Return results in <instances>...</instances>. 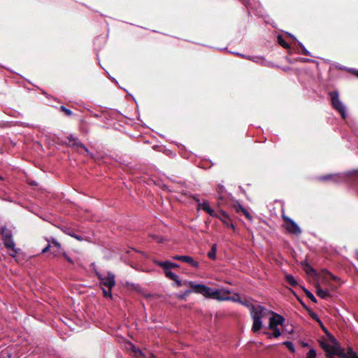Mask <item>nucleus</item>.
<instances>
[{
  "instance_id": "62",
  "label": "nucleus",
  "mask_w": 358,
  "mask_h": 358,
  "mask_svg": "<svg viewBox=\"0 0 358 358\" xmlns=\"http://www.w3.org/2000/svg\"><path fill=\"white\" fill-rule=\"evenodd\" d=\"M31 185H36V183H35V182H32V183H31Z\"/></svg>"
},
{
  "instance_id": "13",
  "label": "nucleus",
  "mask_w": 358,
  "mask_h": 358,
  "mask_svg": "<svg viewBox=\"0 0 358 358\" xmlns=\"http://www.w3.org/2000/svg\"><path fill=\"white\" fill-rule=\"evenodd\" d=\"M334 355H337L340 358H347V355L344 349L341 348L339 345H333L330 353L327 356L329 357H334Z\"/></svg>"
},
{
  "instance_id": "21",
  "label": "nucleus",
  "mask_w": 358,
  "mask_h": 358,
  "mask_svg": "<svg viewBox=\"0 0 358 358\" xmlns=\"http://www.w3.org/2000/svg\"><path fill=\"white\" fill-rule=\"evenodd\" d=\"M277 42L285 49L290 48V45L285 41L283 36L281 34L278 35Z\"/></svg>"
},
{
  "instance_id": "28",
  "label": "nucleus",
  "mask_w": 358,
  "mask_h": 358,
  "mask_svg": "<svg viewBox=\"0 0 358 358\" xmlns=\"http://www.w3.org/2000/svg\"><path fill=\"white\" fill-rule=\"evenodd\" d=\"M347 355V358H358V355L353 350L352 348H348L347 352H345Z\"/></svg>"
},
{
  "instance_id": "9",
  "label": "nucleus",
  "mask_w": 358,
  "mask_h": 358,
  "mask_svg": "<svg viewBox=\"0 0 358 358\" xmlns=\"http://www.w3.org/2000/svg\"><path fill=\"white\" fill-rule=\"evenodd\" d=\"M270 313L273 316L269 319L268 329L278 327V325H280L281 327L283 326L285 318L282 315L273 311H270Z\"/></svg>"
},
{
  "instance_id": "59",
  "label": "nucleus",
  "mask_w": 358,
  "mask_h": 358,
  "mask_svg": "<svg viewBox=\"0 0 358 358\" xmlns=\"http://www.w3.org/2000/svg\"><path fill=\"white\" fill-rule=\"evenodd\" d=\"M303 346H304V347L308 346V343H303Z\"/></svg>"
},
{
  "instance_id": "39",
  "label": "nucleus",
  "mask_w": 358,
  "mask_h": 358,
  "mask_svg": "<svg viewBox=\"0 0 358 358\" xmlns=\"http://www.w3.org/2000/svg\"><path fill=\"white\" fill-rule=\"evenodd\" d=\"M62 255L64 257V258L70 264H74L73 260L66 253V252L63 251L62 252Z\"/></svg>"
},
{
  "instance_id": "50",
  "label": "nucleus",
  "mask_w": 358,
  "mask_h": 358,
  "mask_svg": "<svg viewBox=\"0 0 358 358\" xmlns=\"http://www.w3.org/2000/svg\"><path fill=\"white\" fill-rule=\"evenodd\" d=\"M348 71L350 72L352 74L356 76L358 78V69H348Z\"/></svg>"
},
{
  "instance_id": "5",
  "label": "nucleus",
  "mask_w": 358,
  "mask_h": 358,
  "mask_svg": "<svg viewBox=\"0 0 358 358\" xmlns=\"http://www.w3.org/2000/svg\"><path fill=\"white\" fill-rule=\"evenodd\" d=\"M230 294V291H229V290H225V289L212 290L210 288L209 294H208L207 297L215 299L219 301H229L230 299V298L228 296V294Z\"/></svg>"
},
{
  "instance_id": "10",
  "label": "nucleus",
  "mask_w": 358,
  "mask_h": 358,
  "mask_svg": "<svg viewBox=\"0 0 358 358\" xmlns=\"http://www.w3.org/2000/svg\"><path fill=\"white\" fill-rule=\"evenodd\" d=\"M173 259L178 261H181L182 262L187 263L189 264L193 268H198L199 264L198 262L195 261L192 257L186 255H174Z\"/></svg>"
},
{
  "instance_id": "24",
  "label": "nucleus",
  "mask_w": 358,
  "mask_h": 358,
  "mask_svg": "<svg viewBox=\"0 0 358 358\" xmlns=\"http://www.w3.org/2000/svg\"><path fill=\"white\" fill-rule=\"evenodd\" d=\"M282 331L286 334H292L294 333V327L291 324H283L282 326Z\"/></svg>"
},
{
  "instance_id": "60",
  "label": "nucleus",
  "mask_w": 358,
  "mask_h": 358,
  "mask_svg": "<svg viewBox=\"0 0 358 358\" xmlns=\"http://www.w3.org/2000/svg\"><path fill=\"white\" fill-rule=\"evenodd\" d=\"M119 87H120V90H126L125 88L120 87V86H119Z\"/></svg>"
},
{
  "instance_id": "45",
  "label": "nucleus",
  "mask_w": 358,
  "mask_h": 358,
  "mask_svg": "<svg viewBox=\"0 0 358 358\" xmlns=\"http://www.w3.org/2000/svg\"><path fill=\"white\" fill-rule=\"evenodd\" d=\"M244 215L245 217L249 220H252V217L251 216V215L250 214V213L248 211V210H246L245 208H244L243 210H242L241 212Z\"/></svg>"
},
{
  "instance_id": "52",
  "label": "nucleus",
  "mask_w": 358,
  "mask_h": 358,
  "mask_svg": "<svg viewBox=\"0 0 358 358\" xmlns=\"http://www.w3.org/2000/svg\"><path fill=\"white\" fill-rule=\"evenodd\" d=\"M232 54L234 55H238L242 58H245L246 57V55H244V54H242V53H240V52H231Z\"/></svg>"
},
{
  "instance_id": "63",
  "label": "nucleus",
  "mask_w": 358,
  "mask_h": 358,
  "mask_svg": "<svg viewBox=\"0 0 358 358\" xmlns=\"http://www.w3.org/2000/svg\"><path fill=\"white\" fill-rule=\"evenodd\" d=\"M329 358H334V357H329Z\"/></svg>"
},
{
  "instance_id": "35",
  "label": "nucleus",
  "mask_w": 358,
  "mask_h": 358,
  "mask_svg": "<svg viewBox=\"0 0 358 358\" xmlns=\"http://www.w3.org/2000/svg\"><path fill=\"white\" fill-rule=\"evenodd\" d=\"M60 110L62 111L66 116L70 117L73 115V112L70 109L66 108L63 106L60 107Z\"/></svg>"
},
{
  "instance_id": "6",
  "label": "nucleus",
  "mask_w": 358,
  "mask_h": 358,
  "mask_svg": "<svg viewBox=\"0 0 358 358\" xmlns=\"http://www.w3.org/2000/svg\"><path fill=\"white\" fill-rule=\"evenodd\" d=\"M286 230L291 234L299 235L301 233L299 227L289 217L282 215Z\"/></svg>"
},
{
  "instance_id": "25",
  "label": "nucleus",
  "mask_w": 358,
  "mask_h": 358,
  "mask_svg": "<svg viewBox=\"0 0 358 358\" xmlns=\"http://www.w3.org/2000/svg\"><path fill=\"white\" fill-rule=\"evenodd\" d=\"M320 345L322 348V349L325 351L327 357L329 355V354L330 353V351L331 350L333 345H330L325 341L320 342Z\"/></svg>"
},
{
  "instance_id": "23",
  "label": "nucleus",
  "mask_w": 358,
  "mask_h": 358,
  "mask_svg": "<svg viewBox=\"0 0 358 358\" xmlns=\"http://www.w3.org/2000/svg\"><path fill=\"white\" fill-rule=\"evenodd\" d=\"M216 251H217V246L215 244H213L211 247L210 250L208 252V257L210 259H216Z\"/></svg>"
},
{
  "instance_id": "31",
  "label": "nucleus",
  "mask_w": 358,
  "mask_h": 358,
  "mask_svg": "<svg viewBox=\"0 0 358 358\" xmlns=\"http://www.w3.org/2000/svg\"><path fill=\"white\" fill-rule=\"evenodd\" d=\"M164 274H165L166 277H167L168 278H169L172 280H176V278L178 276L177 274L172 272L171 271H164Z\"/></svg>"
},
{
  "instance_id": "11",
  "label": "nucleus",
  "mask_w": 358,
  "mask_h": 358,
  "mask_svg": "<svg viewBox=\"0 0 358 358\" xmlns=\"http://www.w3.org/2000/svg\"><path fill=\"white\" fill-rule=\"evenodd\" d=\"M218 215L219 217H216L219 218L227 227L232 228L233 229H235L234 225L233 224L227 212L220 210Z\"/></svg>"
},
{
  "instance_id": "26",
  "label": "nucleus",
  "mask_w": 358,
  "mask_h": 358,
  "mask_svg": "<svg viewBox=\"0 0 358 358\" xmlns=\"http://www.w3.org/2000/svg\"><path fill=\"white\" fill-rule=\"evenodd\" d=\"M50 241L51 248H56L58 250H62V245L55 238H51Z\"/></svg>"
},
{
  "instance_id": "40",
  "label": "nucleus",
  "mask_w": 358,
  "mask_h": 358,
  "mask_svg": "<svg viewBox=\"0 0 358 358\" xmlns=\"http://www.w3.org/2000/svg\"><path fill=\"white\" fill-rule=\"evenodd\" d=\"M173 281L176 282V283L177 284L178 287H181L182 285H188V282H189V281H185V282H182L181 280H179V277L178 276L176 278V280H174Z\"/></svg>"
},
{
  "instance_id": "61",
  "label": "nucleus",
  "mask_w": 358,
  "mask_h": 358,
  "mask_svg": "<svg viewBox=\"0 0 358 358\" xmlns=\"http://www.w3.org/2000/svg\"><path fill=\"white\" fill-rule=\"evenodd\" d=\"M113 79L114 80V81H115L116 83H117V80H115V78H113Z\"/></svg>"
},
{
  "instance_id": "48",
  "label": "nucleus",
  "mask_w": 358,
  "mask_h": 358,
  "mask_svg": "<svg viewBox=\"0 0 358 358\" xmlns=\"http://www.w3.org/2000/svg\"><path fill=\"white\" fill-rule=\"evenodd\" d=\"M229 298H230L229 300H231L233 301H239V302H241V298H240V296L238 294H234V296H233L231 297H229Z\"/></svg>"
},
{
  "instance_id": "7",
  "label": "nucleus",
  "mask_w": 358,
  "mask_h": 358,
  "mask_svg": "<svg viewBox=\"0 0 358 358\" xmlns=\"http://www.w3.org/2000/svg\"><path fill=\"white\" fill-rule=\"evenodd\" d=\"M188 286L190 290H192V292H194L197 294H201L206 297L209 294L210 287L204 285H199L196 284L194 282L189 281Z\"/></svg>"
},
{
  "instance_id": "33",
  "label": "nucleus",
  "mask_w": 358,
  "mask_h": 358,
  "mask_svg": "<svg viewBox=\"0 0 358 358\" xmlns=\"http://www.w3.org/2000/svg\"><path fill=\"white\" fill-rule=\"evenodd\" d=\"M102 289V291H103V295L104 297H109L110 299H112L113 298V296H112V292L111 291L112 290H110L109 289H108V290L106 289L105 287H101Z\"/></svg>"
},
{
  "instance_id": "2",
  "label": "nucleus",
  "mask_w": 358,
  "mask_h": 358,
  "mask_svg": "<svg viewBox=\"0 0 358 358\" xmlns=\"http://www.w3.org/2000/svg\"><path fill=\"white\" fill-rule=\"evenodd\" d=\"M353 177L358 179V171L347 172L344 176L341 174H328L325 176H322L318 178V180L320 181L332 180L335 182H338L343 179H349Z\"/></svg>"
},
{
  "instance_id": "42",
  "label": "nucleus",
  "mask_w": 358,
  "mask_h": 358,
  "mask_svg": "<svg viewBox=\"0 0 358 358\" xmlns=\"http://www.w3.org/2000/svg\"><path fill=\"white\" fill-rule=\"evenodd\" d=\"M192 293V290L190 289L186 290L182 294L178 296V298L180 299H185V298Z\"/></svg>"
},
{
  "instance_id": "20",
  "label": "nucleus",
  "mask_w": 358,
  "mask_h": 358,
  "mask_svg": "<svg viewBox=\"0 0 358 358\" xmlns=\"http://www.w3.org/2000/svg\"><path fill=\"white\" fill-rule=\"evenodd\" d=\"M285 279L287 283L292 287H296L298 285L297 281L295 280L293 275L290 274H286L285 276Z\"/></svg>"
},
{
  "instance_id": "38",
  "label": "nucleus",
  "mask_w": 358,
  "mask_h": 358,
  "mask_svg": "<svg viewBox=\"0 0 358 358\" xmlns=\"http://www.w3.org/2000/svg\"><path fill=\"white\" fill-rule=\"evenodd\" d=\"M316 355V351L314 349H310L306 355V358H315Z\"/></svg>"
},
{
  "instance_id": "14",
  "label": "nucleus",
  "mask_w": 358,
  "mask_h": 358,
  "mask_svg": "<svg viewBox=\"0 0 358 358\" xmlns=\"http://www.w3.org/2000/svg\"><path fill=\"white\" fill-rule=\"evenodd\" d=\"M155 264L163 268L164 271H170L171 268H175L179 267V265L169 261L160 262L155 261Z\"/></svg>"
},
{
  "instance_id": "56",
  "label": "nucleus",
  "mask_w": 358,
  "mask_h": 358,
  "mask_svg": "<svg viewBox=\"0 0 358 358\" xmlns=\"http://www.w3.org/2000/svg\"><path fill=\"white\" fill-rule=\"evenodd\" d=\"M73 237H74L75 238H76L77 240L78 241H82L83 238L80 236H78V235H71Z\"/></svg>"
},
{
  "instance_id": "43",
  "label": "nucleus",
  "mask_w": 358,
  "mask_h": 358,
  "mask_svg": "<svg viewBox=\"0 0 358 358\" xmlns=\"http://www.w3.org/2000/svg\"><path fill=\"white\" fill-rule=\"evenodd\" d=\"M131 350L134 352V353L135 354L136 356H138V355H141V356H143V352H141V350H139L138 348H136L135 346H132L131 348Z\"/></svg>"
},
{
  "instance_id": "18",
  "label": "nucleus",
  "mask_w": 358,
  "mask_h": 358,
  "mask_svg": "<svg viewBox=\"0 0 358 358\" xmlns=\"http://www.w3.org/2000/svg\"><path fill=\"white\" fill-rule=\"evenodd\" d=\"M316 294L318 296L324 299L330 296L329 292L328 291L323 290L319 285H317L316 286Z\"/></svg>"
},
{
  "instance_id": "3",
  "label": "nucleus",
  "mask_w": 358,
  "mask_h": 358,
  "mask_svg": "<svg viewBox=\"0 0 358 358\" xmlns=\"http://www.w3.org/2000/svg\"><path fill=\"white\" fill-rule=\"evenodd\" d=\"M330 97H331V106L334 108V110L338 111L341 115V117L345 120L347 117V114L345 113V106L343 104V103L341 101L338 93L337 91H331L329 93Z\"/></svg>"
},
{
  "instance_id": "8",
  "label": "nucleus",
  "mask_w": 358,
  "mask_h": 358,
  "mask_svg": "<svg viewBox=\"0 0 358 358\" xmlns=\"http://www.w3.org/2000/svg\"><path fill=\"white\" fill-rule=\"evenodd\" d=\"M269 313L270 311L261 305L251 306L250 315L252 318L257 317L259 319H262Z\"/></svg>"
},
{
  "instance_id": "27",
  "label": "nucleus",
  "mask_w": 358,
  "mask_h": 358,
  "mask_svg": "<svg viewBox=\"0 0 358 358\" xmlns=\"http://www.w3.org/2000/svg\"><path fill=\"white\" fill-rule=\"evenodd\" d=\"M301 287L303 289V292H304V293H305L306 296L309 299H310V300H311L313 302H314V303H317V299H316V298L314 296V295H313V294L310 291H308L307 289H306V288H305V287Z\"/></svg>"
},
{
  "instance_id": "57",
  "label": "nucleus",
  "mask_w": 358,
  "mask_h": 358,
  "mask_svg": "<svg viewBox=\"0 0 358 358\" xmlns=\"http://www.w3.org/2000/svg\"><path fill=\"white\" fill-rule=\"evenodd\" d=\"M321 328L322 329V330L325 332V334H326L327 335L328 334H330V333L327 331V328H326L324 326H322Z\"/></svg>"
},
{
  "instance_id": "19",
  "label": "nucleus",
  "mask_w": 358,
  "mask_h": 358,
  "mask_svg": "<svg viewBox=\"0 0 358 358\" xmlns=\"http://www.w3.org/2000/svg\"><path fill=\"white\" fill-rule=\"evenodd\" d=\"M273 331V333L264 332V334L268 336V338H271L272 337L278 338L281 336V331L278 327H274L273 329H270Z\"/></svg>"
},
{
  "instance_id": "44",
  "label": "nucleus",
  "mask_w": 358,
  "mask_h": 358,
  "mask_svg": "<svg viewBox=\"0 0 358 358\" xmlns=\"http://www.w3.org/2000/svg\"><path fill=\"white\" fill-rule=\"evenodd\" d=\"M327 336L329 338L330 341L334 344V345H338V343L336 338L333 335H331V334H328Z\"/></svg>"
},
{
  "instance_id": "15",
  "label": "nucleus",
  "mask_w": 358,
  "mask_h": 358,
  "mask_svg": "<svg viewBox=\"0 0 358 358\" xmlns=\"http://www.w3.org/2000/svg\"><path fill=\"white\" fill-rule=\"evenodd\" d=\"M225 192L224 187L222 185H218L217 187V192L218 194L217 196V204L220 206L224 200V197L223 196V193Z\"/></svg>"
},
{
  "instance_id": "54",
  "label": "nucleus",
  "mask_w": 358,
  "mask_h": 358,
  "mask_svg": "<svg viewBox=\"0 0 358 358\" xmlns=\"http://www.w3.org/2000/svg\"><path fill=\"white\" fill-rule=\"evenodd\" d=\"M271 20H266V19H265V22H266V24H269L272 25V27H275V25L274 22H271Z\"/></svg>"
},
{
  "instance_id": "17",
  "label": "nucleus",
  "mask_w": 358,
  "mask_h": 358,
  "mask_svg": "<svg viewBox=\"0 0 358 358\" xmlns=\"http://www.w3.org/2000/svg\"><path fill=\"white\" fill-rule=\"evenodd\" d=\"M67 138H68L69 143H72V146L76 147V148L80 147V148L85 149L86 151H87V148L83 143L77 141V139L75 138L73 136L71 135L70 136L67 137Z\"/></svg>"
},
{
  "instance_id": "58",
  "label": "nucleus",
  "mask_w": 358,
  "mask_h": 358,
  "mask_svg": "<svg viewBox=\"0 0 358 358\" xmlns=\"http://www.w3.org/2000/svg\"><path fill=\"white\" fill-rule=\"evenodd\" d=\"M317 323L320 324V326L321 327H322V326H324V324H323V323H322V322L321 320H320V322H317Z\"/></svg>"
},
{
  "instance_id": "30",
  "label": "nucleus",
  "mask_w": 358,
  "mask_h": 358,
  "mask_svg": "<svg viewBox=\"0 0 358 358\" xmlns=\"http://www.w3.org/2000/svg\"><path fill=\"white\" fill-rule=\"evenodd\" d=\"M297 44L299 45V47L301 48L302 50V54L304 55H306V56H310V57H313V55H311L310 52L308 51L306 48L304 46V45L300 42V41H298Z\"/></svg>"
},
{
  "instance_id": "47",
  "label": "nucleus",
  "mask_w": 358,
  "mask_h": 358,
  "mask_svg": "<svg viewBox=\"0 0 358 358\" xmlns=\"http://www.w3.org/2000/svg\"><path fill=\"white\" fill-rule=\"evenodd\" d=\"M46 241L48 242V245L45 248L43 249V250H42L43 253H45L48 251L51 250V249H50L51 248L50 241L49 239H46Z\"/></svg>"
},
{
  "instance_id": "46",
  "label": "nucleus",
  "mask_w": 358,
  "mask_h": 358,
  "mask_svg": "<svg viewBox=\"0 0 358 358\" xmlns=\"http://www.w3.org/2000/svg\"><path fill=\"white\" fill-rule=\"evenodd\" d=\"M64 250H58V249L56 248V250L55 249H52L50 250L51 253L55 256V257H58L59 254L62 255V252H63Z\"/></svg>"
},
{
  "instance_id": "41",
  "label": "nucleus",
  "mask_w": 358,
  "mask_h": 358,
  "mask_svg": "<svg viewBox=\"0 0 358 358\" xmlns=\"http://www.w3.org/2000/svg\"><path fill=\"white\" fill-rule=\"evenodd\" d=\"M241 303L244 305L245 306L248 307V308H250V310H251V306H255V305H253L252 303H250V301L249 300H244L243 301H241Z\"/></svg>"
},
{
  "instance_id": "36",
  "label": "nucleus",
  "mask_w": 358,
  "mask_h": 358,
  "mask_svg": "<svg viewBox=\"0 0 358 358\" xmlns=\"http://www.w3.org/2000/svg\"><path fill=\"white\" fill-rule=\"evenodd\" d=\"M296 61H299V62H301L303 63H308V62L316 63L317 62L315 60H313V59H311L309 58H306V57H299V58H297Z\"/></svg>"
},
{
  "instance_id": "34",
  "label": "nucleus",
  "mask_w": 358,
  "mask_h": 358,
  "mask_svg": "<svg viewBox=\"0 0 358 358\" xmlns=\"http://www.w3.org/2000/svg\"><path fill=\"white\" fill-rule=\"evenodd\" d=\"M308 314L313 320H315L317 322H320V319L319 318L317 315L313 310H308Z\"/></svg>"
},
{
  "instance_id": "22",
  "label": "nucleus",
  "mask_w": 358,
  "mask_h": 358,
  "mask_svg": "<svg viewBox=\"0 0 358 358\" xmlns=\"http://www.w3.org/2000/svg\"><path fill=\"white\" fill-rule=\"evenodd\" d=\"M304 266H305L304 269L308 275H316V274H317L316 270L314 269L313 267H311V266L309 264L306 263L304 264Z\"/></svg>"
},
{
  "instance_id": "12",
  "label": "nucleus",
  "mask_w": 358,
  "mask_h": 358,
  "mask_svg": "<svg viewBox=\"0 0 358 358\" xmlns=\"http://www.w3.org/2000/svg\"><path fill=\"white\" fill-rule=\"evenodd\" d=\"M194 199L197 202L198 206L199 208H201L208 215H210L212 217H219L218 213H215V210L209 206L207 202L204 201L203 203H201L199 199H196L195 197H194Z\"/></svg>"
},
{
  "instance_id": "1",
  "label": "nucleus",
  "mask_w": 358,
  "mask_h": 358,
  "mask_svg": "<svg viewBox=\"0 0 358 358\" xmlns=\"http://www.w3.org/2000/svg\"><path fill=\"white\" fill-rule=\"evenodd\" d=\"M1 234L4 246L11 252L10 254V256L15 257L20 250L15 248V244L13 240V233L11 230L6 227H2L1 229Z\"/></svg>"
},
{
  "instance_id": "55",
  "label": "nucleus",
  "mask_w": 358,
  "mask_h": 358,
  "mask_svg": "<svg viewBox=\"0 0 358 358\" xmlns=\"http://www.w3.org/2000/svg\"><path fill=\"white\" fill-rule=\"evenodd\" d=\"M338 68L339 69L345 70V71H348V69H349L348 67H345L344 66H338Z\"/></svg>"
},
{
  "instance_id": "4",
  "label": "nucleus",
  "mask_w": 358,
  "mask_h": 358,
  "mask_svg": "<svg viewBox=\"0 0 358 358\" xmlns=\"http://www.w3.org/2000/svg\"><path fill=\"white\" fill-rule=\"evenodd\" d=\"M97 278L100 280V285L102 287H107L112 290L115 285V275L111 272H108L106 277L103 276L100 273L95 271Z\"/></svg>"
},
{
  "instance_id": "51",
  "label": "nucleus",
  "mask_w": 358,
  "mask_h": 358,
  "mask_svg": "<svg viewBox=\"0 0 358 358\" xmlns=\"http://www.w3.org/2000/svg\"><path fill=\"white\" fill-rule=\"evenodd\" d=\"M286 34L291 38H292L294 41H296V43H298V40L297 38H296V36L294 35H293L292 34L289 33V32H286Z\"/></svg>"
},
{
  "instance_id": "16",
  "label": "nucleus",
  "mask_w": 358,
  "mask_h": 358,
  "mask_svg": "<svg viewBox=\"0 0 358 358\" xmlns=\"http://www.w3.org/2000/svg\"><path fill=\"white\" fill-rule=\"evenodd\" d=\"M253 324L252 327V331L254 333L259 331L262 327V319H259L257 317L252 318Z\"/></svg>"
},
{
  "instance_id": "29",
  "label": "nucleus",
  "mask_w": 358,
  "mask_h": 358,
  "mask_svg": "<svg viewBox=\"0 0 358 358\" xmlns=\"http://www.w3.org/2000/svg\"><path fill=\"white\" fill-rule=\"evenodd\" d=\"M245 59H249L252 62H255L256 63L260 62V60L265 62V60L263 57H257V56L246 55Z\"/></svg>"
},
{
  "instance_id": "32",
  "label": "nucleus",
  "mask_w": 358,
  "mask_h": 358,
  "mask_svg": "<svg viewBox=\"0 0 358 358\" xmlns=\"http://www.w3.org/2000/svg\"><path fill=\"white\" fill-rule=\"evenodd\" d=\"M282 345L286 346V348L292 352H294L295 349L293 343L291 341H285L282 343Z\"/></svg>"
},
{
  "instance_id": "53",
  "label": "nucleus",
  "mask_w": 358,
  "mask_h": 358,
  "mask_svg": "<svg viewBox=\"0 0 358 358\" xmlns=\"http://www.w3.org/2000/svg\"><path fill=\"white\" fill-rule=\"evenodd\" d=\"M299 301H300L301 304L302 305V306L308 312V310H310L302 301L299 300Z\"/></svg>"
},
{
  "instance_id": "49",
  "label": "nucleus",
  "mask_w": 358,
  "mask_h": 358,
  "mask_svg": "<svg viewBox=\"0 0 358 358\" xmlns=\"http://www.w3.org/2000/svg\"><path fill=\"white\" fill-rule=\"evenodd\" d=\"M324 273H325L326 277L332 278L334 280L336 279V278L329 271L325 270V271H324Z\"/></svg>"
},
{
  "instance_id": "37",
  "label": "nucleus",
  "mask_w": 358,
  "mask_h": 358,
  "mask_svg": "<svg viewBox=\"0 0 358 358\" xmlns=\"http://www.w3.org/2000/svg\"><path fill=\"white\" fill-rule=\"evenodd\" d=\"M234 208L236 210V213H240V212H242V210H244L245 208H243L241 204L238 202H236L234 204Z\"/></svg>"
}]
</instances>
